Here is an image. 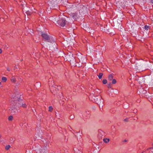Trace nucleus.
<instances>
[{
	"instance_id": "obj_1",
	"label": "nucleus",
	"mask_w": 153,
	"mask_h": 153,
	"mask_svg": "<svg viewBox=\"0 0 153 153\" xmlns=\"http://www.w3.org/2000/svg\"><path fill=\"white\" fill-rule=\"evenodd\" d=\"M11 102H15L18 103V106L20 107H22L24 108H26L27 105L25 103L23 102V101L20 98V96L18 95L17 96L13 95L12 96Z\"/></svg>"
},
{
	"instance_id": "obj_2",
	"label": "nucleus",
	"mask_w": 153,
	"mask_h": 153,
	"mask_svg": "<svg viewBox=\"0 0 153 153\" xmlns=\"http://www.w3.org/2000/svg\"><path fill=\"white\" fill-rule=\"evenodd\" d=\"M55 22L56 23H55L56 24H58L59 25H60L62 27L65 25V19L62 16H60L59 17L55 19Z\"/></svg>"
},
{
	"instance_id": "obj_3",
	"label": "nucleus",
	"mask_w": 153,
	"mask_h": 153,
	"mask_svg": "<svg viewBox=\"0 0 153 153\" xmlns=\"http://www.w3.org/2000/svg\"><path fill=\"white\" fill-rule=\"evenodd\" d=\"M42 37L45 40H47L48 42H50L52 43L53 44H54L55 41L54 39H52V37H50L47 34L45 33H43L42 34Z\"/></svg>"
},
{
	"instance_id": "obj_4",
	"label": "nucleus",
	"mask_w": 153,
	"mask_h": 153,
	"mask_svg": "<svg viewBox=\"0 0 153 153\" xmlns=\"http://www.w3.org/2000/svg\"><path fill=\"white\" fill-rule=\"evenodd\" d=\"M95 102H96L98 105H99L100 107L101 106L102 107L103 106V101L102 99H101V97H100L97 98H96L95 99Z\"/></svg>"
},
{
	"instance_id": "obj_5",
	"label": "nucleus",
	"mask_w": 153,
	"mask_h": 153,
	"mask_svg": "<svg viewBox=\"0 0 153 153\" xmlns=\"http://www.w3.org/2000/svg\"><path fill=\"white\" fill-rule=\"evenodd\" d=\"M67 59L70 62H74L75 61V59L73 56V54H70L68 55L67 56Z\"/></svg>"
},
{
	"instance_id": "obj_6",
	"label": "nucleus",
	"mask_w": 153,
	"mask_h": 153,
	"mask_svg": "<svg viewBox=\"0 0 153 153\" xmlns=\"http://www.w3.org/2000/svg\"><path fill=\"white\" fill-rule=\"evenodd\" d=\"M78 59L79 60V62L81 63L85 62V60L86 59L85 57L84 56H82L81 55L79 56Z\"/></svg>"
},
{
	"instance_id": "obj_7",
	"label": "nucleus",
	"mask_w": 153,
	"mask_h": 153,
	"mask_svg": "<svg viewBox=\"0 0 153 153\" xmlns=\"http://www.w3.org/2000/svg\"><path fill=\"white\" fill-rule=\"evenodd\" d=\"M58 90L56 87L52 86L51 88V91H52V93L55 92L56 91Z\"/></svg>"
},
{
	"instance_id": "obj_8",
	"label": "nucleus",
	"mask_w": 153,
	"mask_h": 153,
	"mask_svg": "<svg viewBox=\"0 0 153 153\" xmlns=\"http://www.w3.org/2000/svg\"><path fill=\"white\" fill-rule=\"evenodd\" d=\"M11 112L13 114H15L18 112V110L17 108H11Z\"/></svg>"
},
{
	"instance_id": "obj_9",
	"label": "nucleus",
	"mask_w": 153,
	"mask_h": 153,
	"mask_svg": "<svg viewBox=\"0 0 153 153\" xmlns=\"http://www.w3.org/2000/svg\"><path fill=\"white\" fill-rule=\"evenodd\" d=\"M113 76L112 74H110L108 76V80L111 81L113 79Z\"/></svg>"
},
{
	"instance_id": "obj_10",
	"label": "nucleus",
	"mask_w": 153,
	"mask_h": 153,
	"mask_svg": "<svg viewBox=\"0 0 153 153\" xmlns=\"http://www.w3.org/2000/svg\"><path fill=\"white\" fill-rule=\"evenodd\" d=\"M104 133L102 131H100L99 132V134H98V136L99 138H102V137L103 136V134H104Z\"/></svg>"
},
{
	"instance_id": "obj_11",
	"label": "nucleus",
	"mask_w": 153,
	"mask_h": 153,
	"mask_svg": "<svg viewBox=\"0 0 153 153\" xmlns=\"http://www.w3.org/2000/svg\"><path fill=\"white\" fill-rule=\"evenodd\" d=\"M103 141L105 143H108L110 141V139L109 138H105L103 139Z\"/></svg>"
},
{
	"instance_id": "obj_12",
	"label": "nucleus",
	"mask_w": 153,
	"mask_h": 153,
	"mask_svg": "<svg viewBox=\"0 0 153 153\" xmlns=\"http://www.w3.org/2000/svg\"><path fill=\"white\" fill-rule=\"evenodd\" d=\"M77 14L76 13H72L71 15V16L74 18V19H76L77 17Z\"/></svg>"
},
{
	"instance_id": "obj_13",
	"label": "nucleus",
	"mask_w": 153,
	"mask_h": 153,
	"mask_svg": "<svg viewBox=\"0 0 153 153\" xmlns=\"http://www.w3.org/2000/svg\"><path fill=\"white\" fill-rule=\"evenodd\" d=\"M45 149H41L39 150L40 153H46Z\"/></svg>"
},
{
	"instance_id": "obj_14",
	"label": "nucleus",
	"mask_w": 153,
	"mask_h": 153,
	"mask_svg": "<svg viewBox=\"0 0 153 153\" xmlns=\"http://www.w3.org/2000/svg\"><path fill=\"white\" fill-rule=\"evenodd\" d=\"M11 80L12 82H14L16 81V79L14 76H13L11 79Z\"/></svg>"
},
{
	"instance_id": "obj_15",
	"label": "nucleus",
	"mask_w": 153,
	"mask_h": 153,
	"mask_svg": "<svg viewBox=\"0 0 153 153\" xmlns=\"http://www.w3.org/2000/svg\"><path fill=\"white\" fill-rule=\"evenodd\" d=\"M51 6L53 9H56V7H57V5L56 4H55L53 6L52 5Z\"/></svg>"
},
{
	"instance_id": "obj_16",
	"label": "nucleus",
	"mask_w": 153,
	"mask_h": 153,
	"mask_svg": "<svg viewBox=\"0 0 153 153\" xmlns=\"http://www.w3.org/2000/svg\"><path fill=\"white\" fill-rule=\"evenodd\" d=\"M7 80V78L5 77H3L2 78V80L4 82H6Z\"/></svg>"
},
{
	"instance_id": "obj_17",
	"label": "nucleus",
	"mask_w": 153,
	"mask_h": 153,
	"mask_svg": "<svg viewBox=\"0 0 153 153\" xmlns=\"http://www.w3.org/2000/svg\"><path fill=\"white\" fill-rule=\"evenodd\" d=\"M103 75V74L102 73H100L98 76V77L99 79H101L102 78V76Z\"/></svg>"
},
{
	"instance_id": "obj_18",
	"label": "nucleus",
	"mask_w": 153,
	"mask_h": 153,
	"mask_svg": "<svg viewBox=\"0 0 153 153\" xmlns=\"http://www.w3.org/2000/svg\"><path fill=\"white\" fill-rule=\"evenodd\" d=\"M10 147V146L9 145L6 146L5 147V149L6 150H8Z\"/></svg>"
},
{
	"instance_id": "obj_19",
	"label": "nucleus",
	"mask_w": 153,
	"mask_h": 153,
	"mask_svg": "<svg viewBox=\"0 0 153 153\" xmlns=\"http://www.w3.org/2000/svg\"><path fill=\"white\" fill-rule=\"evenodd\" d=\"M116 80L115 79H114L112 80V83L113 84H115V83H116Z\"/></svg>"
},
{
	"instance_id": "obj_20",
	"label": "nucleus",
	"mask_w": 153,
	"mask_h": 153,
	"mask_svg": "<svg viewBox=\"0 0 153 153\" xmlns=\"http://www.w3.org/2000/svg\"><path fill=\"white\" fill-rule=\"evenodd\" d=\"M8 120L10 121H11L13 119V116H10L8 117Z\"/></svg>"
},
{
	"instance_id": "obj_21",
	"label": "nucleus",
	"mask_w": 153,
	"mask_h": 153,
	"mask_svg": "<svg viewBox=\"0 0 153 153\" xmlns=\"http://www.w3.org/2000/svg\"><path fill=\"white\" fill-rule=\"evenodd\" d=\"M102 82L104 84H105L107 83V80L106 79H103L102 81Z\"/></svg>"
},
{
	"instance_id": "obj_22",
	"label": "nucleus",
	"mask_w": 153,
	"mask_h": 153,
	"mask_svg": "<svg viewBox=\"0 0 153 153\" xmlns=\"http://www.w3.org/2000/svg\"><path fill=\"white\" fill-rule=\"evenodd\" d=\"M149 28V26H147V25H145L144 26V28L146 30H148V29Z\"/></svg>"
},
{
	"instance_id": "obj_23",
	"label": "nucleus",
	"mask_w": 153,
	"mask_h": 153,
	"mask_svg": "<svg viewBox=\"0 0 153 153\" xmlns=\"http://www.w3.org/2000/svg\"><path fill=\"white\" fill-rule=\"evenodd\" d=\"M53 110V108L52 106H50L49 107V111H51Z\"/></svg>"
},
{
	"instance_id": "obj_24",
	"label": "nucleus",
	"mask_w": 153,
	"mask_h": 153,
	"mask_svg": "<svg viewBox=\"0 0 153 153\" xmlns=\"http://www.w3.org/2000/svg\"><path fill=\"white\" fill-rule=\"evenodd\" d=\"M7 70L8 71H10L9 68L8 67L7 68Z\"/></svg>"
},
{
	"instance_id": "obj_25",
	"label": "nucleus",
	"mask_w": 153,
	"mask_h": 153,
	"mask_svg": "<svg viewBox=\"0 0 153 153\" xmlns=\"http://www.w3.org/2000/svg\"><path fill=\"white\" fill-rule=\"evenodd\" d=\"M128 118L125 119L124 120V121L125 122H127L128 121Z\"/></svg>"
},
{
	"instance_id": "obj_26",
	"label": "nucleus",
	"mask_w": 153,
	"mask_h": 153,
	"mask_svg": "<svg viewBox=\"0 0 153 153\" xmlns=\"http://www.w3.org/2000/svg\"><path fill=\"white\" fill-rule=\"evenodd\" d=\"M2 52V50L0 48V54Z\"/></svg>"
},
{
	"instance_id": "obj_27",
	"label": "nucleus",
	"mask_w": 153,
	"mask_h": 153,
	"mask_svg": "<svg viewBox=\"0 0 153 153\" xmlns=\"http://www.w3.org/2000/svg\"><path fill=\"white\" fill-rule=\"evenodd\" d=\"M26 13L27 14H30V13H29V12L28 11H27V12H26Z\"/></svg>"
},
{
	"instance_id": "obj_28",
	"label": "nucleus",
	"mask_w": 153,
	"mask_h": 153,
	"mask_svg": "<svg viewBox=\"0 0 153 153\" xmlns=\"http://www.w3.org/2000/svg\"><path fill=\"white\" fill-rule=\"evenodd\" d=\"M17 68H17V66H15V67L14 69H17Z\"/></svg>"
},
{
	"instance_id": "obj_29",
	"label": "nucleus",
	"mask_w": 153,
	"mask_h": 153,
	"mask_svg": "<svg viewBox=\"0 0 153 153\" xmlns=\"http://www.w3.org/2000/svg\"><path fill=\"white\" fill-rule=\"evenodd\" d=\"M74 118V117L73 116H72L71 117H70V118L71 119H73Z\"/></svg>"
},
{
	"instance_id": "obj_30",
	"label": "nucleus",
	"mask_w": 153,
	"mask_h": 153,
	"mask_svg": "<svg viewBox=\"0 0 153 153\" xmlns=\"http://www.w3.org/2000/svg\"><path fill=\"white\" fill-rule=\"evenodd\" d=\"M152 3L153 4V0H150Z\"/></svg>"
},
{
	"instance_id": "obj_31",
	"label": "nucleus",
	"mask_w": 153,
	"mask_h": 153,
	"mask_svg": "<svg viewBox=\"0 0 153 153\" xmlns=\"http://www.w3.org/2000/svg\"><path fill=\"white\" fill-rule=\"evenodd\" d=\"M54 1V0H52L51 2V4H52L53 3Z\"/></svg>"
},
{
	"instance_id": "obj_32",
	"label": "nucleus",
	"mask_w": 153,
	"mask_h": 153,
	"mask_svg": "<svg viewBox=\"0 0 153 153\" xmlns=\"http://www.w3.org/2000/svg\"><path fill=\"white\" fill-rule=\"evenodd\" d=\"M2 20H3V19H1L0 20V21L3 22Z\"/></svg>"
},
{
	"instance_id": "obj_33",
	"label": "nucleus",
	"mask_w": 153,
	"mask_h": 153,
	"mask_svg": "<svg viewBox=\"0 0 153 153\" xmlns=\"http://www.w3.org/2000/svg\"><path fill=\"white\" fill-rule=\"evenodd\" d=\"M95 92H97V90H95Z\"/></svg>"
},
{
	"instance_id": "obj_34",
	"label": "nucleus",
	"mask_w": 153,
	"mask_h": 153,
	"mask_svg": "<svg viewBox=\"0 0 153 153\" xmlns=\"http://www.w3.org/2000/svg\"><path fill=\"white\" fill-rule=\"evenodd\" d=\"M124 141H125V142H126L127 141V140H124Z\"/></svg>"
},
{
	"instance_id": "obj_35",
	"label": "nucleus",
	"mask_w": 153,
	"mask_h": 153,
	"mask_svg": "<svg viewBox=\"0 0 153 153\" xmlns=\"http://www.w3.org/2000/svg\"><path fill=\"white\" fill-rule=\"evenodd\" d=\"M1 137V135H0V137Z\"/></svg>"
}]
</instances>
